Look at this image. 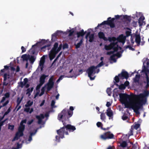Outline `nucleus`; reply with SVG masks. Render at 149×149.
<instances>
[{"label": "nucleus", "mask_w": 149, "mask_h": 149, "mask_svg": "<svg viewBox=\"0 0 149 149\" xmlns=\"http://www.w3.org/2000/svg\"><path fill=\"white\" fill-rule=\"evenodd\" d=\"M33 103V101H31L30 100H29L26 103V104L25 105V107H27L31 106Z\"/></svg>", "instance_id": "33"}, {"label": "nucleus", "mask_w": 149, "mask_h": 149, "mask_svg": "<svg viewBox=\"0 0 149 149\" xmlns=\"http://www.w3.org/2000/svg\"><path fill=\"white\" fill-rule=\"evenodd\" d=\"M125 85L123 84H120L118 88L120 90L124 89L125 88Z\"/></svg>", "instance_id": "48"}, {"label": "nucleus", "mask_w": 149, "mask_h": 149, "mask_svg": "<svg viewBox=\"0 0 149 149\" xmlns=\"http://www.w3.org/2000/svg\"><path fill=\"white\" fill-rule=\"evenodd\" d=\"M43 84H41L40 83V84H39L36 87V90H39L40 88V87Z\"/></svg>", "instance_id": "54"}, {"label": "nucleus", "mask_w": 149, "mask_h": 149, "mask_svg": "<svg viewBox=\"0 0 149 149\" xmlns=\"http://www.w3.org/2000/svg\"><path fill=\"white\" fill-rule=\"evenodd\" d=\"M8 76V75L6 73L4 75V76H3V77H4V79H3L4 83H4V84H5L4 81L6 80V79H7V77Z\"/></svg>", "instance_id": "55"}, {"label": "nucleus", "mask_w": 149, "mask_h": 149, "mask_svg": "<svg viewBox=\"0 0 149 149\" xmlns=\"http://www.w3.org/2000/svg\"><path fill=\"white\" fill-rule=\"evenodd\" d=\"M14 127V126L13 125H9L8 127V128L12 130H13Z\"/></svg>", "instance_id": "59"}, {"label": "nucleus", "mask_w": 149, "mask_h": 149, "mask_svg": "<svg viewBox=\"0 0 149 149\" xmlns=\"http://www.w3.org/2000/svg\"><path fill=\"white\" fill-rule=\"evenodd\" d=\"M120 79H127L129 77L128 73L126 71L123 70L120 74H118Z\"/></svg>", "instance_id": "15"}, {"label": "nucleus", "mask_w": 149, "mask_h": 149, "mask_svg": "<svg viewBox=\"0 0 149 149\" xmlns=\"http://www.w3.org/2000/svg\"><path fill=\"white\" fill-rule=\"evenodd\" d=\"M145 19V17L143 16H141L139 18L138 22L140 24L141 22L143 21Z\"/></svg>", "instance_id": "50"}, {"label": "nucleus", "mask_w": 149, "mask_h": 149, "mask_svg": "<svg viewBox=\"0 0 149 149\" xmlns=\"http://www.w3.org/2000/svg\"><path fill=\"white\" fill-rule=\"evenodd\" d=\"M96 125L98 127H100L102 125V123L100 122H97Z\"/></svg>", "instance_id": "64"}, {"label": "nucleus", "mask_w": 149, "mask_h": 149, "mask_svg": "<svg viewBox=\"0 0 149 149\" xmlns=\"http://www.w3.org/2000/svg\"><path fill=\"white\" fill-rule=\"evenodd\" d=\"M118 41H116V42H112L110 43V44L108 45H105L104 46V48L105 49L107 50H109L112 49L114 46L116 44V43H118Z\"/></svg>", "instance_id": "16"}, {"label": "nucleus", "mask_w": 149, "mask_h": 149, "mask_svg": "<svg viewBox=\"0 0 149 149\" xmlns=\"http://www.w3.org/2000/svg\"><path fill=\"white\" fill-rule=\"evenodd\" d=\"M122 19H125L128 22H130L131 20V17L130 16H128L127 15H123V17L121 18Z\"/></svg>", "instance_id": "27"}, {"label": "nucleus", "mask_w": 149, "mask_h": 149, "mask_svg": "<svg viewBox=\"0 0 149 149\" xmlns=\"http://www.w3.org/2000/svg\"><path fill=\"white\" fill-rule=\"evenodd\" d=\"M115 56L114 54L111 56L110 57V60L111 61H113L114 62H116V60L115 58Z\"/></svg>", "instance_id": "41"}, {"label": "nucleus", "mask_w": 149, "mask_h": 149, "mask_svg": "<svg viewBox=\"0 0 149 149\" xmlns=\"http://www.w3.org/2000/svg\"><path fill=\"white\" fill-rule=\"evenodd\" d=\"M120 77L119 76H116L114 79V80L115 81V82L116 83H118L120 81Z\"/></svg>", "instance_id": "44"}, {"label": "nucleus", "mask_w": 149, "mask_h": 149, "mask_svg": "<svg viewBox=\"0 0 149 149\" xmlns=\"http://www.w3.org/2000/svg\"><path fill=\"white\" fill-rule=\"evenodd\" d=\"M125 104V107L127 108H132V103H130L128 101L123 102Z\"/></svg>", "instance_id": "24"}, {"label": "nucleus", "mask_w": 149, "mask_h": 149, "mask_svg": "<svg viewBox=\"0 0 149 149\" xmlns=\"http://www.w3.org/2000/svg\"><path fill=\"white\" fill-rule=\"evenodd\" d=\"M55 102L54 100H52L51 103V106L52 108H54Z\"/></svg>", "instance_id": "57"}, {"label": "nucleus", "mask_w": 149, "mask_h": 149, "mask_svg": "<svg viewBox=\"0 0 149 149\" xmlns=\"http://www.w3.org/2000/svg\"><path fill=\"white\" fill-rule=\"evenodd\" d=\"M128 118V117L124 115L122 117V119L123 120H127Z\"/></svg>", "instance_id": "62"}, {"label": "nucleus", "mask_w": 149, "mask_h": 149, "mask_svg": "<svg viewBox=\"0 0 149 149\" xmlns=\"http://www.w3.org/2000/svg\"><path fill=\"white\" fill-rule=\"evenodd\" d=\"M26 120L25 119L22 120L20 123V126L18 128V132L20 133L21 136L24 135L23 132L25 129V125L23 123H26Z\"/></svg>", "instance_id": "12"}, {"label": "nucleus", "mask_w": 149, "mask_h": 149, "mask_svg": "<svg viewBox=\"0 0 149 149\" xmlns=\"http://www.w3.org/2000/svg\"><path fill=\"white\" fill-rule=\"evenodd\" d=\"M106 114L110 118H112L113 117V112L110 108H108L107 110Z\"/></svg>", "instance_id": "20"}, {"label": "nucleus", "mask_w": 149, "mask_h": 149, "mask_svg": "<svg viewBox=\"0 0 149 149\" xmlns=\"http://www.w3.org/2000/svg\"><path fill=\"white\" fill-rule=\"evenodd\" d=\"M97 69L95 66L93 65L89 67L87 70V72L88 74V76L90 78L91 80H93L95 79V77H92L93 74H94L96 72L95 70Z\"/></svg>", "instance_id": "5"}, {"label": "nucleus", "mask_w": 149, "mask_h": 149, "mask_svg": "<svg viewBox=\"0 0 149 149\" xmlns=\"http://www.w3.org/2000/svg\"><path fill=\"white\" fill-rule=\"evenodd\" d=\"M115 56H116L118 58H120L121 56V55L119 52H117L116 54H114Z\"/></svg>", "instance_id": "56"}, {"label": "nucleus", "mask_w": 149, "mask_h": 149, "mask_svg": "<svg viewBox=\"0 0 149 149\" xmlns=\"http://www.w3.org/2000/svg\"><path fill=\"white\" fill-rule=\"evenodd\" d=\"M64 126L62 127H61L60 129L57 130V134L59 135L60 137L61 138H63L64 137V134L68 135V131L66 130Z\"/></svg>", "instance_id": "10"}, {"label": "nucleus", "mask_w": 149, "mask_h": 149, "mask_svg": "<svg viewBox=\"0 0 149 149\" xmlns=\"http://www.w3.org/2000/svg\"><path fill=\"white\" fill-rule=\"evenodd\" d=\"M10 94L8 92L6 93L4 95L5 97L7 98H9L10 97Z\"/></svg>", "instance_id": "60"}, {"label": "nucleus", "mask_w": 149, "mask_h": 149, "mask_svg": "<svg viewBox=\"0 0 149 149\" xmlns=\"http://www.w3.org/2000/svg\"><path fill=\"white\" fill-rule=\"evenodd\" d=\"M45 87L46 85H45V86L41 88V92L40 94V96H41L44 94L45 90Z\"/></svg>", "instance_id": "40"}, {"label": "nucleus", "mask_w": 149, "mask_h": 149, "mask_svg": "<svg viewBox=\"0 0 149 149\" xmlns=\"http://www.w3.org/2000/svg\"><path fill=\"white\" fill-rule=\"evenodd\" d=\"M74 110V108L72 106L70 107L69 109L65 108L58 114L57 118L58 120H61L63 119L64 120L63 121H69V118L73 115V111Z\"/></svg>", "instance_id": "1"}, {"label": "nucleus", "mask_w": 149, "mask_h": 149, "mask_svg": "<svg viewBox=\"0 0 149 149\" xmlns=\"http://www.w3.org/2000/svg\"><path fill=\"white\" fill-rule=\"evenodd\" d=\"M123 15H115V17L116 19H119L120 18H122L123 17Z\"/></svg>", "instance_id": "58"}, {"label": "nucleus", "mask_w": 149, "mask_h": 149, "mask_svg": "<svg viewBox=\"0 0 149 149\" xmlns=\"http://www.w3.org/2000/svg\"><path fill=\"white\" fill-rule=\"evenodd\" d=\"M86 33V31L84 32V30L82 29L79 32H77V38H79L80 37H83L85 34Z\"/></svg>", "instance_id": "22"}, {"label": "nucleus", "mask_w": 149, "mask_h": 149, "mask_svg": "<svg viewBox=\"0 0 149 149\" xmlns=\"http://www.w3.org/2000/svg\"><path fill=\"white\" fill-rule=\"evenodd\" d=\"M100 119L102 120H104L106 119V116L104 113H101L100 115Z\"/></svg>", "instance_id": "45"}, {"label": "nucleus", "mask_w": 149, "mask_h": 149, "mask_svg": "<svg viewBox=\"0 0 149 149\" xmlns=\"http://www.w3.org/2000/svg\"><path fill=\"white\" fill-rule=\"evenodd\" d=\"M64 120V119H62L61 120L67 131L68 130L70 132H73L76 130V127L70 124L66 125V123L65 122H69L70 120L69 121H63Z\"/></svg>", "instance_id": "7"}, {"label": "nucleus", "mask_w": 149, "mask_h": 149, "mask_svg": "<svg viewBox=\"0 0 149 149\" xmlns=\"http://www.w3.org/2000/svg\"><path fill=\"white\" fill-rule=\"evenodd\" d=\"M135 42L137 44H139L141 42V37L139 34L135 35Z\"/></svg>", "instance_id": "25"}, {"label": "nucleus", "mask_w": 149, "mask_h": 149, "mask_svg": "<svg viewBox=\"0 0 149 149\" xmlns=\"http://www.w3.org/2000/svg\"><path fill=\"white\" fill-rule=\"evenodd\" d=\"M11 107H10L8 109L7 111H6L4 113V116H6L7 115L10 111H11V109H10Z\"/></svg>", "instance_id": "52"}, {"label": "nucleus", "mask_w": 149, "mask_h": 149, "mask_svg": "<svg viewBox=\"0 0 149 149\" xmlns=\"http://www.w3.org/2000/svg\"><path fill=\"white\" fill-rule=\"evenodd\" d=\"M142 72L145 73V75L146 76V74H147L148 75V73L149 72V70L146 66L144 65V69L142 70Z\"/></svg>", "instance_id": "30"}, {"label": "nucleus", "mask_w": 149, "mask_h": 149, "mask_svg": "<svg viewBox=\"0 0 149 149\" xmlns=\"http://www.w3.org/2000/svg\"><path fill=\"white\" fill-rule=\"evenodd\" d=\"M51 46L50 44H48L47 45H45L42 47L41 48V50L42 51V52H45L46 49V48H47V49L48 50H49L50 49V47Z\"/></svg>", "instance_id": "26"}, {"label": "nucleus", "mask_w": 149, "mask_h": 149, "mask_svg": "<svg viewBox=\"0 0 149 149\" xmlns=\"http://www.w3.org/2000/svg\"><path fill=\"white\" fill-rule=\"evenodd\" d=\"M99 38L100 39H102L104 41L108 40V39L105 37L103 32L100 31L98 33Z\"/></svg>", "instance_id": "18"}, {"label": "nucleus", "mask_w": 149, "mask_h": 149, "mask_svg": "<svg viewBox=\"0 0 149 149\" xmlns=\"http://www.w3.org/2000/svg\"><path fill=\"white\" fill-rule=\"evenodd\" d=\"M33 89V87H31L30 89V88H28L26 90V94H29V95H31V93L32 92Z\"/></svg>", "instance_id": "36"}, {"label": "nucleus", "mask_w": 149, "mask_h": 149, "mask_svg": "<svg viewBox=\"0 0 149 149\" xmlns=\"http://www.w3.org/2000/svg\"><path fill=\"white\" fill-rule=\"evenodd\" d=\"M146 81H143L144 83L145 84H149V77L148 75H147V74H146Z\"/></svg>", "instance_id": "47"}, {"label": "nucleus", "mask_w": 149, "mask_h": 149, "mask_svg": "<svg viewBox=\"0 0 149 149\" xmlns=\"http://www.w3.org/2000/svg\"><path fill=\"white\" fill-rule=\"evenodd\" d=\"M104 65V63L102 61L101 62H100L99 64H98L96 66V67L97 68L103 66Z\"/></svg>", "instance_id": "51"}, {"label": "nucleus", "mask_w": 149, "mask_h": 149, "mask_svg": "<svg viewBox=\"0 0 149 149\" xmlns=\"http://www.w3.org/2000/svg\"><path fill=\"white\" fill-rule=\"evenodd\" d=\"M22 136H21L20 133L18 132H17L15 134V136L14 137L13 140V141L18 140L20 137Z\"/></svg>", "instance_id": "23"}, {"label": "nucleus", "mask_w": 149, "mask_h": 149, "mask_svg": "<svg viewBox=\"0 0 149 149\" xmlns=\"http://www.w3.org/2000/svg\"><path fill=\"white\" fill-rule=\"evenodd\" d=\"M49 116V113H46L45 116L43 114H40L39 115H36V117L38 120V123L39 124H40L42 122V119H43L45 117H47Z\"/></svg>", "instance_id": "13"}, {"label": "nucleus", "mask_w": 149, "mask_h": 149, "mask_svg": "<svg viewBox=\"0 0 149 149\" xmlns=\"http://www.w3.org/2000/svg\"><path fill=\"white\" fill-rule=\"evenodd\" d=\"M127 143L126 141H123L120 144V146L122 148H124L127 146Z\"/></svg>", "instance_id": "37"}, {"label": "nucleus", "mask_w": 149, "mask_h": 149, "mask_svg": "<svg viewBox=\"0 0 149 149\" xmlns=\"http://www.w3.org/2000/svg\"><path fill=\"white\" fill-rule=\"evenodd\" d=\"M114 135L111 133L110 132H108L100 136V138L103 140H106L107 139H113Z\"/></svg>", "instance_id": "11"}, {"label": "nucleus", "mask_w": 149, "mask_h": 149, "mask_svg": "<svg viewBox=\"0 0 149 149\" xmlns=\"http://www.w3.org/2000/svg\"><path fill=\"white\" fill-rule=\"evenodd\" d=\"M47 40H46L44 39L42 40L41 41L38 42L37 43L35 44V45L32 46V48L30 50H31V52L32 53V54H34L35 53L36 49H34V47L37 46V45L38 44H41L43 45L46 43V42H47Z\"/></svg>", "instance_id": "14"}, {"label": "nucleus", "mask_w": 149, "mask_h": 149, "mask_svg": "<svg viewBox=\"0 0 149 149\" xmlns=\"http://www.w3.org/2000/svg\"><path fill=\"white\" fill-rule=\"evenodd\" d=\"M120 101L122 102L127 101L128 100L130 101L132 97L130 95L126 93H119Z\"/></svg>", "instance_id": "6"}, {"label": "nucleus", "mask_w": 149, "mask_h": 149, "mask_svg": "<svg viewBox=\"0 0 149 149\" xmlns=\"http://www.w3.org/2000/svg\"><path fill=\"white\" fill-rule=\"evenodd\" d=\"M140 77V74H136L135 77L133 79V80L135 83H137L139 84L140 86H142V83H140L139 82Z\"/></svg>", "instance_id": "19"}, {"label": "nucleus", "mask_w": 149, "mask_h": 149, "mask_svg": "<svg viewBox=\"0 0 149 149\" xmlns=\"http://www.w3.org/2000/svg\"><path fill=\"white\" fill-rule=\"evenodd\" d=\"M115 18H111L109 17L107 18V21H104L101 23L98 24L97 26L95 28V29H98L101 25L107 24L111 28H114L115 25L114 23V21L115 19Z\"/></svg>", "instance_id": "3"}, {"label": "nucleus", "mask_w": 149, "mask_h": 149, "mask_svg": "<svg viewBox=\"0 0 149 149\" xmlns=\"http://www.w3.org/2000/svg\"><path fill=\"white\" fill-rule=\"evenodd\" d=\"M108 40L110 42L113 41V42H115V41L117 40V39L114 37H109L108 39Z\"/></svg>", "instance_id": "31"}, {"label": "nucleus", "mask_w": 149, "mask_h": 149, "mask_svg": "<svg viewBox=\"0 0 149 149\" xmlns=\"http://www.w3.org/2000/svg\"><path fill=\"white\" fill-rule=\"evenodd\" d=\"M149 95V91L145 90L143 93H140L138 95H135L134 96L137 99L146 100L147 102V97Z\"/></svg>", "instance_id": "8"}, {"label": "nucleus", "mask_w": 149, "mask_h": 149, "mask_svg": "<svg viewBox=\"0 0 149 149\" xmlns=\"http://www.w3.org/2000/svg\"><path fill=\"white\" fill-rule=\"evenodd\" d=\"M69 33L68 35V36H71L73 35L74 32V31L72 29H71L69 30Z\"/></svg>", "instance_id": "49"}, {"label": "nucleus", "mask_w": 149, "mask_h": 149, "mask_svg": "<svg viewBox=\"0 0 149 149\" xmlns=\"http://www.w3.org/2000/svg\"><path fill=\"white\" fill-rule=\"evenodd\" d=\"M128 29H130V31H126L125 32V34L127 37H128L131 35V30L128 28Z\"/></svg>", "instance_id": "46"}, {"label": "nucleus", "mask_w": 149, "mask_h": 149, "mask_svg": "<svg viewBox=\"0 0 149 149\" xmlns=\"http://www.w3.org/2000/svg\"><path fill=\"white\" fill-rule=\"evenodd\" d=\"M106 91L109 96L111 95V88H108L107 89Z\"/></svg>", "instance_id": "42"}, {"label": "nucleus", "mask_w": 149, "mask_h": 149, "mask_svg": "<svg viewBox=\"0 0 149 149\" xmlns=\"http://www.w3.org/2000/svg\"><path fill=\"white\" fill-rule=\"evenodd\" d=\"M23 97H22L21 99H20V98L18 97L17 98V106H18L20 104V103L21 101H22Z\"/></svg>", "instance_id": "43"}, {"label": "nucleus", "mask_w": 149, "mask_h": 149, "mask_svg": "<svg viewBox=\"0 0 149 149\" xmlns=\"http://www.w3.org/2000/svg\"><path fill=\"white\" fill-rule=\"evenodd\" d=\"M54 78V76H52L49 79L48 83L45 85L46 87L47 86V90L48 92L50 91L53 87L54 84L53 80Z\"/></svg>", "instance_id": "9"}, {"label": "nucleus", "mask_w": 149, "mask_h": 149, "mask_svg": "<svg viewBox=\"0 0 149 149\" xmlns=\"http://www.w3.org/2000/svg\"><path fill=\"white\" fill-rule=\"evenodd\" d=\"M82 42V39H81L80 40L79 42L77 44H75L76 48V49H78L79 48L80 46L81 45Z\"/></svg>", "instance_id": "34"}, {"label": "nucleus", "mask_w": 149, "mask_h": 149, "mask_svg": "<svg viewBox=\"0 0 149 149\" xmlns=\"http://www.w3.org/2000/svg\"><path fill=\"white\" fill-rule=\"evenodd\" d=\"M29 55H27L26 54H24L22 56L21 58H22L23 61H27L29 59Z\"/></svg>", "instance_id": "29"}, {"label": "nucleus", "mask_w": 149, "mask_h": 149, "mask_svg": "<svg viewBox=\"0 0 149 149\" xmlns=\"http://www.w3.org/2000/svg\"><path fill=\"white\" fill-rule=\"evenodd\" d=\"M48 76V75H46L45 74L42 75L40 78V83L43 84L45 82V78Z\"/></svg>", "instance_id": "21"}, {"label": "nucleus", "mask_w": 149, "mask_h": 149, "mask_svg": "<svg viewBox=\"0 0 149 149\" xmlns=\"http://www.w3.org/2000/svg\"><path fill=\"white\" fill-rule=\"evenodd\" d=\"M45 62V60H40L39 63V65L41 67V71L43 70V66Z\"/></svg>", "instance_id": "32"}, {"label": "nucleus", "mask_w": 149, "mask_h": 149, "mask_svg": "<svg viewBox=\"0 0 149 149\" xmlns=\"http://www.w3.org/2000/svg\"><path fill=\"white\" fill-rule=\"evenodd\" d=\"M89 41L90 42H92L94 39V36L93 34H91L89 36Z\"/></svg>", "instance_id": "35"}, {"label": "nucleus", "mask_w": 149, "mask_h": 149, "mask_svg": "<svg viewBox=\"0 0 149 149\" xmlns=\"http://www.w3.org/2000/svg\"><path fill=\"white\" fill-rule=\"evenodd\" d=\"M33 121L34 120L33 119H32L31 120L28 121L27 122V124L28 125H30L33 123Z\"/></svg>", "instance_id": "61"}, {"label": "nucleus", "mask_w": 149, "mask_h": 149, "mask_svg": "<svg viewBox=\"0 0 149 149\" xmlns=\"http://www.w3.org/2000/svg\"><path fill=\"white\" fill-rule=\"evenodd\" d=\"M58 42H55L54 45L53 47L51 50L49 55L50 59L51 60H52L55 58L56 54L61 49L62 47V44H60L58 47Z\"/></svg>", "instance_id": "2"}, {"label": "nucleus", "mask_w": 149, "mask_h": 149, "mask_svg": "<svg viewBox=\"0 0 149 149\" xmlns=\"http://www.w3.org/2000/svg\"><path fill=\"white\" fill-rule=\"evenodd\" d=\"M116 43V44L112 48L113 50V51H114V52L117 51L118 49V45Z\"/></svg>", "instance_id": "38"}, {"label": "nucleus", "mask_w": 149, "mask_h": 149, "mask_svg": "<svg viewBox=\"0 0 149 149\" xmlns=\"http://www.w3.org/2000/svg\"><path fill=\"white\" fill-rule=\"evenodd\" d=\"M36 58V57L33 56H29V59L30 63L31 64H33L35 61Z\"/></svg>", "instance_id": "28"}, {"label": "nucleus", "mask_w": 149, "mask_h": 149, "mask_svg": "<svg viewBox=\"0 0 149 149\" xmlns=\"http://www.w3.org/2000/svg\"><path fill=\"white\" fill-rule=\"evenodd\" d=\"M62 32V31L57 30L56 32L52 35V41L54 42L55 41L57 38V36H59V33H61Z\"/></svg>", "instance_id": "17"}, {"label": "nucleus", "mask_w": 149, "mask_h": 149, "mask_svg": "<svg viewBox=\"0 0 149 149\" xmlns=\"http://www.w3.org/2000/svg\"><path fill=\"white\" fill-rule=\"evenodd\" d=\"M139 101H136L132 103V109L133 110L140 109L146 103V100L139 99Z\"/></svg>", "instance_id": "4"}, {"label": "nucleus", "mask_w": 149, "mask_h": 149, "mask_svg": "<svg viewBox=\"0 0 149 149\" xmlns=\"http://www.w3.org/2000/svg\"><path fill=\"white\" fill-rule=\"evenodd\" d=\"M140 125L139 123L135 124L134 126V128L136 130H137L140 127Z\"/></svg>", "instance_id": "53"}, {"label": "nucleus", "mask_w": 149, "mask_h": 149, "mask_svg": "<svg viewBox=\"0 0 149 149\" xmlns=\"http://www.w3.org/2000/svg\"><path fill=\"white\" fill-rule=\"evenodd\" d=\"M113 96H114V95H115L116 97H117L118 96V95H119L118 91L117 90V88H116L113 90Z\"/></svg>", "instance_id": "39"}, {"label": "nucleus", "mask_w": 149, "mask_h": 149, "mask_svg": "<svg viewBox=\"0 0 149 149\" xmlns=\"http://www.w3.org/2000/svg\"><path fill=\"white\" fill-rule=\"evenodd\" d=\"M68 45L66 44L65 43L64 44L63 46V49H64L65 48H68Z\"/></svg>", "instance_id": "63"}]
</instances>
